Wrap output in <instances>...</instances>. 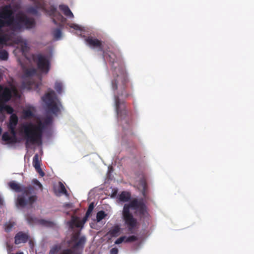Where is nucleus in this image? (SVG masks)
I'll return each mask as SVG.
<instances>
[{
  "mask_svg": "<svg viewBox=\"0 0 254 254\" xmlns=\"http://www.w3.org/2000/svg\"><path fill=\"white\" fill-rule=\"evenodd\" d=\"M85 41L90 47L98 48L103 52L104 57L111 65L112 74L111 86L114 94L118 118L124 128L129 127L132 123L131 114L126 109L124 99L132 96V87L122 56L119 53L115 54L110 51H105L102 42L93 37H88Z\"/></svg>",
  "mask_w": 254,
  "mask_h": 254,
  "instance_id": "nucleus-1",
  "label": "nucleus"
},
{
  "mask_svg": "<svg viewBox=\"0 0 254 254\" xmlns=\"http://www.w3.org/2000/svg\"><path fill=\"white\" fill-rule=\"evenodd\" d=\"M52 122V118L49 116L43 122L39 121L37 125L29 123L22 126V131L26 140L25 145L27 149H29L31 145L41 144L43 131Z\"/></svg>",
  "mask_w": 254,
  "mask_h": 254,
  "instance_id": "nucleus-2",
  "label": "nucleus"
},
{
  "mask_svg": "<svg viewBox=\"0 0 254 254\" xmlns=\"http://www.w3.org/2000/svg\"><path fill=\"white\" fill-rule=\"evenodd\" d=\"M135 210L140 218L148 215L146 206L142 198H134L129 203L124 205L122 212L123 217L129 231L134 229L137 225V220L134 218L130 212V209Z\"/></svg>",
  "mask_w": 254,
  "mask_h": 254,
  "instance_id": "nucleus-3",
  "label": "nucleus"
},
{
  "mask_svg": "<svg viewBox=\"0 0 254 254\" xmlns=\"http://www.w3.org/2000/svg\"><path fill=\"white\" fill-rule=\"evenodd\" d=\"M8 186L15 192H22V194L19 195L17 199V204L19 206L24 207L27 204L32 205L37 199L36 195L30 196L34 190L33 187L31 185L22 188L20 184L14 181H11L8 183Z\"/></svg>",
  "mask_w": 254,
  "mask_h": 254,
  "instance_id": "nucleus-4",
  "label": "nucleus"
},
{
  "mask_svg": "<svg viewBox=\"0 0 254 254\" xmlns=\"http://www.w3.org/2000/svg\"><path fill=\"white\" fill-rule=\"evenodd\" d=\"M17 93V90L14 86L7 87L0 85V114L1 116V121H3L5 118L3 114L5 106L4 103L11 99L13 94L16 95Z\"/></svg>",
  "mask_w": 254,
  "mask_h": 254,
  "instance_id": "nucleus-5",
  "label": "nucleus"
},
{
  "mask_svg": "<svg viewBox=\"0 0 254 254\" xmlns=\"http://www.w3.org/2000/svg\"><path fill=\"white\" fill-rule=\"evenodd\" d=\"M15 20L11 5L7 4L2 6L0 10V29L5 26L12 27Z\"/></svg>",
  "mask_w": 254,
  "mask_h": 254,
  "instance_id": "nucleus-6",
  "label": "nucleus"
},
{
  "mask_svg": "<svg viewBox=\"0 0 254 254\" xmlns=\"http://www.w3.org/2000/svg\"><path fill=\"white\" fill-rule=\"evenodd\" d=\"M35 24L33 18H29L24 14H18L16 15L12 28L14 30H20L23 25L27 28H30L34 26Z\"/></svg>",
  "mask_w": 254,
  "mask_h": 254,
  "instance_id": "nucleus-7",
  "label": "nucleus"
},
{
  "mask_svg": "<svg viewBox=\"0 0 254 254\" xmlns=\"http://www.w3.org/2000/svg\"><path fill=\"white\" fill-rule=\"evenodd\" d=\"M33 60L41 72L48 73L50 69V62L45 56L41 54L33 55Z\"/></svg>",
  "mask_w": 254,
  "mask_h": 254,
  "instance_id": "nucleus-8",
  "label": "nucleus"
},
{
  "mask_svg": "<svg viewBox=\"0 0 254 254\" xmlns=\"http://www.w3.org/2000/svg\"><path fill=\"white\" fill-rule=\"evenodd\" d=\"M34 1L36 6H30L27 8V12L29 13L37 15L38 13V9H41L45 10L46 9V5L43 0H32Z\"/></svg>",
  "mask_w": 254,
  "mask_h": 254,
  "instance_id": "nucleus-9",
  "label": "nucleus"
},
{
  "mask_svg": "<svg viewBox=\"0 0 254 254\" xmlns=\"http://www.w3.org/2000/svg\"><path fill=\"white\" fill-rule=\"evenodd\" d=\"M11 135L8 132H5L2 135V140L7 144H13L18 142L17 137V132L14 131L13 133L11 131H9Z\"/></svg>",
  "mask_w": 254,
  "mask_h": 254,
  "instance_id": "nucleus-10",
  "label": "nucleus"
},
{
  "mask_svg": "<svg viewBox=\"0 0 254 254\" xmlns=\"http://www.w3.org/2000/svg\"><path fill=\"white\" fill-rule=\"evenodd\" d=\"M30 239V236L27 233L22 231L18 232L14 237V243L19 245L21 243H26Z\"/></svg>",
  "mask_w": 254,
  "mask_h": 254,
  "instance_id": "nucleus-11",
  "label": "nucleus"
},
{
  "mask_svg": "<svg viewBox=\"0 0 254 254\" xmlns=\"http://www.w3.org/2000/svg\"><path fill=\"white\" fill-rule=\"evenodd\" d=\"M18 117L15 114H12L9 118V122L7 125L9 131H11L12 133L16 131V126L18 123Z\"/></svg>",
  "mask_w": 254,
  "mask_h": 254,
  "instance_id": "nucleus-12",
  "label": "nucleus"
},
{
  "mask_svg": "<svg viewBox=\"0 0 254 254\" xmlns=\"http://www.w3.org/2000/svg\"><path fill=\"white\" fill-rule=\"evenodd\" d=\"M56 96L54 91L50 90L42 97L43 101L47 105L54 102V98Z\"/></svg>",
  "mask_w": 254,
  "mask_h": 254,
  "instance_id": "nucleus-13",
  "label": "nucleus"
},
{
  "mask_svg": "<svg viewBox=\"0 0 254 254\" xmlns=\"http://www.w3.org/2000/svg\"><path fill=\"white\" fill-rule=\"evenodd\" d=\"M121 228L119 225H117L112 228L107 233V235L111 237H117L120 234Z\"/></svg>",
  "mask_w": 254,
  "mask_h": 254,
  "instance_id": "nucleus-14",
  "label": "nucleus"
},
{
  "mask_svg": "<svg viewBox=\"0 0 254 254\" xmlns=\"http://www.w3.org/2000/svg\"><path fill=\"white\" fill-rule=\"evenodd\" d=\"M86 242V238L85 236L81 237L79 240L75 242V244L73 246V249H83L84 244Z\"/></svg>",
  "mask_w": 254,
  "mask_h": 254,
  "instance_id": "nucleus-15",
  "label": "nucleus"
},
{
  "mask_svg": "<svg viewBox=\"0 0 254 254\" xmlns=\"http://www.w3.org/2000/svg\"><path fill=\"white\" fill-rule=\"evenodd\" d=\"M59 8L63 12L64 14L66 16L70 18H73L74 17L72 12L70 10L68 6L65 5H60L59 6Z\"/></svg>",
  "mask_w": 254,
  "mask_h": 254,
  "instance_id": "nucleus-16",
  "label": "nucleus"
},
{
  "mask_svg": "<svg viewBox=\"0 0 254 254\" xmlns=\"http://www.w3.org/2000/svg\"><path fill=\"white\" fill-rule=\"evenodd\" d=\"M131 197V194L129 192L126 191H122L119 195V199L122 202L128 201Z\"/></svg>",
  "mask_w": 254,
  "mask_h": 254,
  "instance_id": "nucleus-17",
  "label": "nucleus"
},
{
  "mask_svg": "<svg viewBox=\"0 0 254 254\" xmlns=\"http://www.w3.org/2000/svg\"><path fill=\"white\" fill-rule=\"evenodd\" d=\"M24 76L25 77H31L37 74V71L35 68L31 67L26 68L23 71Z\"/></svg>",
  "mask_w": 254,
  "mask_h": 254,
  "instance_id": "nucleus-18",
  "label": "nucleus"
},
{
  "mask_svg": "<svg viewBox=\"0 0 254 254\" xmlns=\"http://www.w3.org/2000/svg\"><path fill=\"white\" fill-rule=\"evenodd\" d=\"M16 225L15 222L12 220H9L4 224V230L6 232H10L12 228Z\"/></svg>",
  "mask_w": 254,
  "mask_h": 254,
  "instance_id": "nucleus-19",
  "label": "nucleus"
},
{
  "mask_svg": "<svg viewBox=\"0 0 254 254\" xmlns=\"http://www.w3.org/2000/svg\"><path fill=\"white\" fill-rule=\"evenodd\" d=\"M48 109L52 113L56 114L60 111V109L57 104L54 102L47 105Z\"/></svg>",
  "mask_w": 254,
  "mask_h": 254,
  "instance_id": "nucleus-20",
  "label": "nucleus"
},
{
  "mask_svg": "<svg viewBox=\"0 0 254 254\" xmlns=\"http://www.w3.org/2000/svg\"><path fill=\"white\" fill-rule=\"evenodd\" d=\"M71 222L77 228H82L83 226V222L78 217H72Z\"/></svg>",
  "mask_w": 254,
  "mask_h": 254,
  "instance_id": "nucleus-21",
  "label": "nucleus"
},
{
  "mask_svg": "<svg viewBox=\"0 0 254 254\" xmlns=\"http://www.w3.org/2000/svg\"><path fill=\"white\" fill-rule=\"evenodd\" d=\"M40 223L45 226L49 227H54L55 226V223L54 222L47 221L44 219L40 220Z\"/></svg>",
  "mask_w": 254,
  "mask_h": 254,
  "instance_id": "nucleus-22",
  "label": "nucleus"
},
{
  "mask_svg": "<svg viewBox=\"0 0 254 254\" xmlns=\"http://www.w3.org/2000/svg\"><path fill=\"white\" fill-rule=\"evenodd\" d=\"M61 249V246L60 245H56L52 247L49 252V254H57Z\"/></svg>",
  "mask_w": 254,
  "mask_h": 254,
  "instance_id": "nucleus-23",
  "label": "nucleus"
},
{
  "mask_svg": "<svg viewBox=\"0 0 254 254\" xmlns=\"http://www.w3.org/2000/svg\"><path fill=\"white\" fill-rule=\"evenodd\" d=\"M107 215V214L105 213V212L103 211H100L97 213L96 215V220L98 222H99L101 221L103 219H104L105 216Z\"/></svg>",
  "mask_w": 254,
  "mask_h": 254,
  "instance_id": "nucleus-24",
  "label": "nucleus"
},
{
  "mask_svg": "<svg viewBox=\"0 0 254 254\" xmlns=\"http://www.w3.org/2000/svg\"><path fill=\"white\" fill-rule=\"evenodd\" d=\"M8 53L5 50L0 51V59L3 61H6L8 59Z\"/></svg>",
  "mask_w": 254,
  "mask_h": 254,
  "instance_id": "nucleus-25",
  "label": "nucleus"
},
{
  "mask_svg": "<svg viewBox=\"0 0 254 254\" xmlns=\"http://www.w3.org/2000/svg\"><path fill=\"white\" fill-rule=\"evenodd\" d=\"M33 165L35 169L40 166V163L39 160V156L37 154H35L33 158Z\"/></svg>",
  "mask_w": 254,
  "mask_h": 254,
  "instance_id": "nucleus-26",
  "label": "nucleus"
},
{
  "mask_svg": "<svg viewBox=\"0 0 254 254\" xmlns=\"http://www.w3.org/2000/svg\"><path fill=\"white\" fill-rule=\"evenodd\" d=\"M53 34L56 39H59L62 36L61 30L59 28L55 29L53 32Z\"/></svg>",
  "mask_w": 254,
  "mask_h": 254,
  "instance_id": "nucleus-27",
  "label": "nucleus"
},
{
  "mask_svg": "<svg viewBox=\"0 0 254 254\" xmlns=\"http://www.w3.org/2000/svg\"><path fill=\"white\" fill-rule=\"evenodd\" d=\"M55 89L59 94H61L63 90V85L62 83L57 81L55 84Z\"/></svg>",
  "mask_w": 254,
  "mask_h": 254,
  "instance_id": "nucleus-28",
  "label": "nucleus"
},
{
  "mask_svg": "<svg viewBox=\"0 0 254 254\" xmlns=\"http://www.w3.org/2000/svg\"><path fill=\"white\" fill-rule=\"evenodd\" d=\"M94 207V202H91L88 208V209L86 212L87 216H90Z\"/></svg>",
  "mask_w": 254,
  "mask_h": 254,
  "instance_id": "nucleus-29",
  "label": "nucleus"
},
{
  "mask_svg": "<svg viewBox=\"0 0 254 254\" xmlns=\"http://www.w3.org/2000/svg\"><path fill=\"white\" fill-rule=\"evenodd\" d=\"M23 114L25 118H30L33 116L32 112L29 109L24 110Z\"/></svg>",
  "mask_w": 254,
  "mask_h": 254,
  "instance_id": "nucleus-30",
  "label": "nucleus"
},
{
  "mask_svg": "<svg viewBox=\"0 0 254 254\" xmlns=\"http://www.w3.org/2000/svg\"><path fill=\"white\" fill-rule=\"evenodd\" d=\"M80 233L79 231H78L77 232H75L74 234H73L71 240L73 242H76L78 240H79V236H80Z\"/></svg>",
  "mask_w": 254,
  "mask_h": 254,
  "instance_id": "nucleus-31",
  "label": "nucleus"
},
{
  "mask_svg": "<svg viewBox=\"0 0 254 254\" xmlns=\"http://www.w3.org/2000/svg\"><path fill=\"white\" fill-rule=\"evenodd\" d=\"M59 185H60V192L63 193L65 195H67V191L64 186V184L60 182Z\"/></svg>",
  "mask_w": 254,
  "mask_h": 254,
  "instance_id": "nucleus-32",
  "label": "nucleus"
},
{
  "mask_svg": "<svg viewBox=\"0 0 254 254\" xmlns=\"http://www.w3.org/2000/svg\"><path fill=\"white\" fill-rule=\"evenodd\" d=\"M137 238L135 236H131L125 239V243L133 242L136 241Z\"/></svg>",
  "mask_w": 254,
  "mask_h": 254,
  "instance_id": "nucleus-33",
  "label": "nucleus"
},
{
  "mask_svg": "<svg viewBox=\"0 0 254 254\" xmlns=\"http://www.w3.org/2000/svg\"><path fill=\"white\" fill-rule=\"evenodd\" d=\"M4 111H6L7 114L12 115L13 114L12 113L14 110L10 106L5 105Z\"/></svg>",
  "mask_w": 254,
  "mask_h": 254,
  "instance_id": "nucleus-34",
  "label": "nucleus"
},
{
  "mask_svg": "<svg viewBox=\"0 0 254 254\" xmlns=\"http://www.w3.org/2000/svg\"><path fill=\"white\" fill-rule=\"evenodd\" d=\"M32 182L33 183V184H34V185L37 186L38 187V188L41 190H43V186L40 183V182L37 180V179H33L32 181Z\"/></svg>",
  "mask_w": 254,
  "mask_h": 254,
  "instance_id": "nucleus-35",
  "label": "nucleus"
},
{
  "mask_svg": "<svg viewBox=\"0 0 254 254\" xmlns=\"http://www.w3.org/2000/svg\"><path fill=\"white\" fill-rule=\"evenodd\" d=\"M126 238V236H122L118 238L115 242V244L119 245L123 243V242H125V239Z\"/></svg>",
  "mask_w": 254,
  "mask_h": 254,
  "instance_id": "nucleus-36",
  "label": "nucleus"
},
{
  "mask_svg": "<svg viewBox=\"0 0 254 254\" xmlns=\"http://www.w3.org/2000/svg\"><path fill=\"white\" fill-rule=\"evenodd\" d=\"M36 171L39 174V175L41 177H43L45 175L44 172L42 171L41 167L39 166L36 168H35Z\"/></svg>",
  "mask_w": 254,
  "mask_h": 254,
  "instance_id": "nucleus-37",
  "label": "nucleus"
},
{
  "mask_svg": "<svg viewBox=\"0 0 254 254\" xmlns=\"http://www.w3.org/2000/svg\"><path fill=\"white\" fill-rule=\"evenodd\" d=\"M72 250L71 249H65L60 254H72Z\"/></svg>",
  "mask_w": 254,
  "mask_h": 254,
  "instance_id": "nucleus-38",
  "label": "nucleus"
},
{
  "mask_svg": "<svg viewBox=\"0 0 254 254\" xmlns=\"http://www.w3.org/2000/svg\"><path fill=\"white\" fill-rule=\"evenodd\" d=\"M118 249L117 248H112L110 252V254H118Z\"/></svg>",
  "mask_w": 254,
  "mask_h": 254,
  "instance_id": "nucleus-39",
  "label": "nucleus"
},
{
  "mask_svg": "<svg viewBox=\"0 0 254 254\" xmlns=\"http://www.w3.org/2000/svg\"><path fill=\"white\" fill-rule=\"evenodd\" d=\"M64 208H71L73 207V205L72 203H65L64 204Z\"/></svg>",
  "mask_w": 254,
  "mask_h": 254,
  "instance_id": "nucleus-40",
  "label": "nucleus"
},
{
  "mask_svg": "<svg viewBox=\"0 0 254 254\" xmlns=\"http://www.w3.org/2000/svg\"><path fill=\"white\" fill-rule=\"evenodd\" d=\"M2 31L1 29H0V32ZM5 42V38L4 36H0V42L2 43Z\"/></svg>",
  "mask_w": 254,
  "mask_h": 254,
  "instance_id": "nucleus-41",
  "label": "nucleus"
},
{
  "mask_svg": "<svg viewBox=\"0 0 254 254\" xmlns=\"http://www.w3.org/2000/svg\"><path fill=\"white\" fill-rule=\"evenodd\" d=\"M89 217V216H87L86 214H85V216L83 217L82 220H81L82 222H83V225L85 223V222L87 220Z\"/></svg>",
  "mask_w": 254,
  "mask_h": 254,
  "instance_id": "nucleus-42",
  "label": "nucleus"
},
{
  "mask_svg": "<svg viewBox=\"0 0 254 254\" xmlns=\"http://www.w3.org/2000/svg\"><path fill=\"white\" fill-rule=\"evenodd\" d=\"M58 15L62 22L65 20V18L61 14L59 13Z\"/></svg>",
  "mask_w": 254,
  "mask_h": 254,
  "instance_id": "nucleus-43",
  "label": "nucleus"
},
{
  "mask_svg": "<svg viewBox=\"0 0 254 254\" xmlns=\"http://www.w3.org/2000/svg\"><path fill=\"white\" fill-rule=\"evenodd\" d=\"M3 205V200L1 195H0V206Z\"/></svg>",
  "mask_w": 254,
  "mask_h": 254,
  "instance_id": "nucleus-44",
  "label": "nucleus"
},
{
  "mask_svg": "<svg viewBox=\"0 0 254 254\" xmlns=\"http://www.w3.org/2000/svg\"><path fill=\"white\" fill-rule=\"evenodd\" d=\"M117 192H118L117 190H115L112 194V197L115 196L117 194Z\"/></svg>",
  "mask_w": 254,
  "mask_h": 254,
  "instance_id": "nucleus-45",
  "label": "nucleus"
},
{
  "mask_svg": "<svg viewBox=\"0 0 254 254\" xmlns=\"http://www.w3.org/2000/svg\"><path fill=\"white\" fill-rule=\"evenodd\" d=\"M29 244L31 247L33 246V242H32V241L31 240H30L29 241Z\"/></svg>",
  "mask_w": 254,
  "mask_h": 254,
  "instance_id": "nucleus-46",
  "label": "nucleus"
},
{
  "mask_svg": "<svg viewBox=\"0 0 254 254\" xmlns=\"http://www.w3.org/2000/svg\"><path fill=\"white\" fill-rule=\"evenodd\" d=\"M72 254H81L79 252H77L75 251V250L74 249L73 251H72Z\"/></svg>",
  "mask_w": 254,
  "mask_h": 254,
  "instance_id": "nucleus-47",
  "label": "nucleus"
},
{
  "mask_svg": "<svg viewBox=\"0 0 254 254\" xmlns=\"http://www.w3.org/2000/svg\"><path fill=\"white\" fill-rule=\"evenodd\" d=\"M73 28L76 30H77V29H79V26L77 25H75Z\"/></svg>",
  "mask_w": 254,
  "mask_h": 254,
  "instance_id": "nucleus-48",
  "label": "nucleus"
},
{
  "mask_svg": "<svg viewBox=\"0 0 254 254\" xmlns=\"http://www.w3.org/2000/svg\"><path fill=\"white\" fill-rule=\"evenodd\" d=\"M51 11L52 13H55L56 11V8L54 7H52L51 8Z\"/></svg>",
  "mask_w": 254,
  "mask_h": 254,
  "instance_id": "nucleus-49",
  "label": "nucleus"
},
{
  "mask_svg": "<svg viewBox=\"0 0 254 254\" xmlns=\"http://www.w3.org/2000/svg\"><path fill=\"white\" fill-rule=\"evenodd\" d=\"M53 22L55 24H57V22H56V20L55 19H53Z\"/></svg>",
  "mask_w": 254,
  "mask_h": 254,
  "instance_id": "nucleus-50",
  "label": "nucleus"
},
{
  "mask_svg": "<svg viewBox=\"0 0 254 254\" xmlns=\"http://www.w3.org/2000/svg\"><path fill=\"white\" fill-rule=\"evenodd\" d=\"M16 254H24L22 252L17 253Z\"/></svg>",
  "mask_w": 254,
  "mask_h": 254,
  "instance_id": "nucleus-51",
  "label": "nucleus"
},
{
  "mask_svg": "<svg viewBox=\"0 0 254 254\" xmlns=\"http://www.w3.org/2000/svg\"><path fill=\"white\" fill-rule=\"evenodd\" d=\"M1 114H0V121L2 122L3 121H1Z\"/></svg>",
  "mask_w": 254,
  "mask_h": 254,
  "instance_id": "nucleus-52",
  "label": "nucleus"
},
{
  "mask_svg": "<svg viewBox=\"0 0 254 254\" xmlns=\"http://www.w3.org/2000/svg\"><path fill=\"white\" fill-rule=\"evenodd\" d=\"M27 220H28V221L30 222V218H27Z\"/></svg>",
  "mask_w": 254,
  "mask_h": 254,
  "instance_id": "nucleus-53",
  "label": "nucleus"
}]
</instances>
